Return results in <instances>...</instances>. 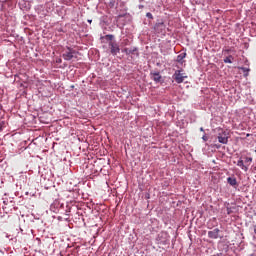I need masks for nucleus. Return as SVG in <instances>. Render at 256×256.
<instances>
[{"label":"nucleus","mask_w":256,"mask_h":256,"mask_svg":"<svg viewBox=\"0 0 256 256\" xmlns=\"http://www.w3.org/2000/svg\"><path fill=\"white\" fill-rule=\"evenodd\" d=\"M109 49H110V53L111 55H113L114 57L121 52V48H119V44H117V42H113L110 41L109 42Z\"/></svg>","instance_id":"3"},{"label":"nucleus","mask_w":256,"mask_h":256,"mask_svg":"<svg viewBox=\"0 0 256 256\" xmlns=\"http://www.w3.org/2000/svg\"><path fill=\"white\" fill-rule=\"evenodd\" d=\"M222 53H224V55H229V53H231V49H223Z\"/></svg>","instance_id":"15"},{"label":"nucleus","mask_w":256,"mask_h":256,"mask_svg":"<svg viewBox=\"0 0 256 256\" xmlns=\"http://www.w3.org/2000/svg\"><path fill=\"white\" fill-rule=\"evenodd\" d=\"M146 17H148V19H153V14H151V12L146 13Z\"/></svg>","instance_id":"16"},{"label":"nucleus","mask_w":256,"mask_h":256,"mask_svg":"<svg viewBox=\"0 0 256 256\" xmlns=\"http://www.w3.org/2000/svg\"><path fill=\"white\" fill-rule=\"evenodd\" d=\"M233 59H235L234 57H233V55H229V56H227L225 59H224V63H233Z\"/></svg>","instance_id":"14"},{"label":"nucleus","mask_w":256,"mask_h":256,"mask_svg":"<svg viewBox=\"0 0 256 256\" xmlns=\"http://www.w3.org/2000/svg\"><path fill=\"white\" fill-rule=\"evenodd\" d=\"M182 71L183 70H176L173 75V79L178 84L183 83L185 81V79H187V75L183 74Z\"/></svg>","instance_id":"2"},{"label":"nucleus","mask_w":256,"mask_h":256,"mask_svg":"<svg viewBox=\"0 0 256 256\" xmlns=\"http://www.w3.org/2000/svg\"><path fill=\"white\" fill-rule=\"evenodd\" d=\"M186 57H187V53L185 52L179 54L176 58L177 63H180L181 65H183V63L185 62L183 61V59H185Z\"/></svg>","instance_id":"9"},{"label":"nucleus","mask_w":256,"mask_h":256,"mask_svg":"<svg viewBox=\"0 0 256 256\" xmlns=\"http://www.w3.org/2000/svg\"><path fill=\"white\" fill-rule=\"evenodd\" d=\"M237 166L240 167L243 171H249V167L245 165L242 159L238 160Z\"/></svg>","instance_id":"11"},{"label":"nucleus","mask_w":256,"mask_h":256,"mask_svg":"<svg viewBox=\"0 0 256 256\" xmlns=\"http://www.w3.org/2000/svg\"><path fill=\"white\" fill-rule=\"evenodd\" d=\"M228 185H231V187H234V189H237V178L235 177H228L227 178Z\"/></svg>","instance_id":"8"},{"label":"nucleus","mask_w":256,"mask_h":256,"mask_svg":"<svg viewBox=\"0 0 256 256\" xmlns=\"http://www.w3.org/2000/svg\"><path fill=\"white\" fill-rule=\"evenodd\" d=\"M202 139H203L204 141H207V138H206L205 136H203Z\"/></svg>","instance_id":"18"},{"label":"nucleus","mask_w":256,"mask_h":256,"mask_svg":"<svg viewBox=\"0 0 256 256\" xmlns=\"http://www.w3.org/2000/svg\"><path fill=\"white\" fill-rule=\"evenodd\" d=\"M136 51H137V49L135 47L134 48H124L122 50V53H126V55H134Z\"/></svg>","instance_id":"10"},{"label":"nucleus","mask_w":256,"mask_h":256,"mask_svg":"<svg viewBox=\"0 0 256 256\" xmlns=\"http://www.w3.org/2000/svg\"><path fill=\"white\" fill-rule=\"evenodd\" d=\"M77 55H79V52H77L75 49L67 46L64 48L62 57L65 61H71L72 59H77Z\"/></svg>","instance_id":"1"},{"label":"nucleus","mask_w":256,"mask_h":256,"mask_svg":"<svg viewBox=\"0 0 256 256\" xmlns=\"http://www.w3.org/2000/svg\"><path fill=\"white\" fill-rule=\"evenodd\" d=\"M200 131H203V128H200Z\"/></svg>","instance_id":"19"},{"label":"nucleus","mask_w":256,"mask_h":256,"mask_svg":"<svg viewBox=\"0 0 256 256\" xmlns=\"http://www.w3.org/2000/svg\"><path fill=\"white\" fill-rule=\"evenodd\" d=\"M154 31L156 33H163L165 31V23L164 22H158L154 25Z\"/></svg>","instance_id":"5"},{"label":"nucleus","mask_w":256,"mask_h":256,"mask_svg":"<svg viewBox=\"0 0 256 256\" xmlns=\"http://www.w3.org/2000/svg\"><path fill=\"white\" fill-rule=\"evenodd\" d=\"M106 37L107 39H110V40L113 39V35H107Z\"/></svg>","instance_id":"17"},{"label":"nucleus","mask_w":256,"mask_h":256,"mask_svg":"<svg viewBox=\"0 0 256 256\" xmlns=\"http://www.w3.org/2000/svg\"><path fill=\"white\" fill-rule=\"evenodd\" d=\"M217 138L219 143H222V145H227V143H229V136H227V132L219 133Z\"/></svg>","instance_id":"4"},{"label":"nucleus","mask_w":256,"mask_h":256,"mask_svg":"<svg viewBox=\"0 0 256 256\" xmlns=\"http://www.w3.org/2000/svg\"><path fill=\"white\" fill-rule=\"evenodd\" d=\"M244 159H245L244 163L246 164V167H249V165H251V163H253L252 157H245Z\"/></svg>","instance_id":"13"},{"label":"nucleus","mask_w":256,"mask_h":256,"mask_svg":"<svg viewBox=\"0 0 256 256\" xmlns=\"http://www.w3.org/2000/svg\"><path fill=\"white\" fill-rule=\"evenodd\" d=\"M221 232V230H219V228H216L212 231L208 232V237L209 239H219V233Z\"/></svg>","instance_id":"6"},{"label":"nucleus","mask_w":256,"mask_h":256,"mask_svg":"<svg viewBox=\"0 0 256 256\" xmlns=\"http://www.w3.org/2000/svg\"><path fill=\"white\" fill-rule=\"evenodd\" d=\"M151 79L155 81V83H161V74H159V72H151Z\"/></svg>","instance_id":"7"},{"label":"nucleus","mask_w":256,"mask_h":256,"mask_svg":"<svg viewBox=\"0 0 256 256\" xmlns=\"http://www.w3.org/2000/svg\"><path fill=\"white\" fill-rule=\"evenodd\" d=\"M241 71H243L244 73V77H249V72L251 71V69L247 68V67H240Z\"/></svg>","instance_id":"12"}]
</instances>
